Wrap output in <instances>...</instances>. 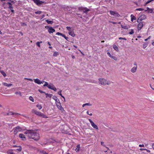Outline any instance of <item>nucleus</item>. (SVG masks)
<instances>
[{
    "mask_svg": "<svg viewBox=\"0 0 154 154\" xmlns=\"http://www.w3.org/2000/svg\"><path fill=\"white\" fill-rule=\"evenodd\" d=\"M24 133L29 138L35 140H38L39 139V134L37 130H26Z\"/></svg>",
    "mask_w": 154,
    "mask_h": 154,
    "instance_id": "f257e3e1",
    "label": "nucleus"
},
{
    "mask_svg": "<svg viewBox=\"0 0 154 154\" xmlns=\"http://www.w3.org/2000/svg\"><path fill=\"white\" fill-rule=\"evenodd\" d=\"M99 83L102 85H109L110 84V82L103 78H100L99 79Z\"/></svg>",
    "mask_w": 154,
    "mask_h": 154,
    "instance_id": "f03ea898",
    "label": "nucleus"
},
{
    "mask_svg": "<svg viewBox=\"0 0 154 154\" xmlns=\"http://www.w3.org/2000/svg\"><path fill=\"white\" fill-rule=\"evenodd\" d=\"M66 28L68 31V34L69 35H71L72 37H74L75 36V35L74 33V29L73 28L67 26Z\"/></svg>",
    "mask_w": 154,
    "mask_h": 154,
    "instance_id": "7ed1b4c3",
    "label": "nucleus"
},
{
    "mask_svg": "<svg viewBox=\"0 0 154 154\" xmlns=\"http://www.w3.org/2000/svg\"><path fill=\"white\" fill-rule=\"evenodd\" d=\"M32 112L33 113H34L35 115L39 116L42 117L43 118H48V117H47L45 115H44L43 113L37 111L35 109H33L32 110Z\"/></svg>",
    "mask_w": 154,
    "mask_h": 154,
    "instance_id": "20e7f679",
    "label": "nucleus"
},
{
    "mask_svg": "<svg viewBox=\"0 0 154 154\" xmlns=\"http://www.w3.org/2000/svg\"><path fill=\"white\" fill-rule=\"evenodd\" d=\"M13 130H14V134L15 135H16L18 132L21 131L22 130V129L21 127L18 126L14 128L13 129Z\"/></svg>",
    "mask_w": 154,
    "mask_h": 154,
    "instance_id": "39448f33",
    "label": "nucleus"
},
{
    "mask_svg": "<svg viewBox=\"0 0 154 154\" xmlns=\"http://www.w3.org/2000/svg\"><path fill=\"white\" fill-rule=\"evenodd\" d=\"M79 10L80 11H83L84 13L86 14L88 11H90V10L86 7H84L82 6L80 7L79 8Z\"/></svg>",
    "mask_w": 154,
    "mask_h": 154,
    "instance_id": "423d86ee",
    "label": "nucleus"
},
{
    "mask_svg": "<svg viewBox=\"0 0 154 154\" xmlns=\"http://www.w3.org/2000/svg\"><path fill=\"white\" fill-rule=\"evenodd\" d=\"M56 104L57 107L61 111L64 110L63 108L61 106L59 100H58V101L56 102Z\"/></svg>",
    "mask_w": 154,
    "mask_h": 154,
    "instance_id": "0eeeda50",
    "label": "nucleus"
},
{
    "mask_svg": "<svg viewBox=\"0 0 154 154\" xmlns=\"http://www.w3.org/2000/svg\"><path fill=\"white\" fill-rule=\"evenodd\" d=\"M109 13L111 15H113L115 17H119L120 16L119 14L116 12L110 11Z\"/></svg>",
    "mask_w": 154,
    "mask_h": 154,
    "instance_id": "6e6552de",
    "label": "nucleus"
},
{
    "mask_svg": "<svg viewBox=\"0 0 154 154\" xmlns=\"http://www.w3.org/2000/svg\"><path fill=\"white\" fill-rule=\"evenodd\" d=\"M38 6H40L44 3V2L40 0H32Z\"/></svg>",
    "mask_w": 154,
    "mask_h": 154,
    "instance_id": "1a4fd4ad",
    "label": "nucleus"
},
{
    "mask_svg": "<svg viewBox=\"0 0 154 154\" xmlns=\"http://www.w3.org/2000/svg\"><path fill=\"white\" fill-rule=\"evenodd\" d=\"M143 23L142 22H139L137 25V29L138 31H140L143 27Z\"/></svg>",
    "mask_w": 154,
    "mask_h": 154,
    "instance_id": "9d476101",
    "label": "nucleus"
},
{
    "mask_svg": "<svg viewBox=\"0 0 154 154\" xmlns=\"http://www.w3.org/2000/svg\"><path fill=\"white\" fill-rule=\"evenodd\" d=\"M88 120L89 122H90L91 126L93 127V128L97 129H98L97 126L96 124H95L91 119H89Z\"/></svg>",
    "mask_w": 154,
    "mask_h": 154,
    "instance_id": "9b49d317",
    "label": "nucleus"
},
{
    "mask_svg": "<svg viewBox=\"0 0 154 154\" xmlns=\"http://www.w3.org/2000/svg\"><path fill=\"white\" fill-rule=\"evenodd\" d=\"M146 18V16L145 15H143L140 16L138 18V20L137 21V22L139 23V21H141L145 19Z\"/></svg>",
    "mask_w": 154,
    "mask_h": 154,
    "instance_id": "f8f14e48",
    "label": "nucleus"
},
{
    "mask_svg": "<svg viewBox=\"0 0 154 154\" xmlns=\"http://www.w3.org/2000/svg\"><path fill=\"white\" fill-rule=\"evenodd\" d=\"M19 137L22 140H26L25 135L23 134H19Z\"/></svg>",
    "mask_w": 154,
    "mask_h": 154,
    "instance_id": "ddd939ff",
    "label": "nucleus"
},
{
    "mask_svg": "<svg viewBox=\"0 0 154 154\" xmlns=\"http://www.w3.org/2000/svg\"><path fill=\"white\" fill-rule=\"evenodd\" d=\"M48 32L50 34L53 33V32H55V30L52 27H51L49 28V29H48Z\"/></svg>",
    "mask_w": 154,
    "mask_h": 154,
    "instance_id": "4468645a",
    "label": "nucleus"
},
{
    "mask_svg": "<svg viewBox=\"0 0 154 154\" xmlns=\"http://www.w3.org/2000/svg\"><path fill=\"white\" fill-rule=\"evenodd\" d=\"M137 66H134L132 68L131 70V72L133 73L137 71Z\"/></svg>",
    "mask_w": 154,
    "mask_h": 154,
    "instance_id": "2eb2a0df",
    "label": "nucleus"
},
{
    "mask_svg": "<svg viewBox=\"0 0 154 154\" xmlns=\"http://www.w3.org/2000/svg\"><path fill=\"white\" fill-rule=\"evenodd\" d=\"M8 115H14V116H17L18 115H20L18 113L12 112H10L8 113Z\"/></svg>",
    "mask_w": 154,
    "mask_h": 154,
    "instance_id": "dca6fc26",
    "label": "nucleus"
},
{
    "mask_svg": "<svg viewBox=\"0 0 154 154\" xmlns=\"http://www.w3.org/2000/svg\"><path fill=\"white\" fill-rule=\"evenodd\" d=\"M34 82L39 85L41 84L40 81L38 79H36L34 80Z\"/></svg>",
    "mask_w": 154,
    "mask_h": 154,
    "instance_id": "f3484780",
    "label": "nucleus"
},
{
    "mask_svg": "<svg viewBox=\"0 0 154 154\" xmlns=\"http://www.w3.org/2000/svg\"><path fill=\"white\" fill-rule=\"evenodd\" d=\"M113 48H114V49L116 51H118L119 50V48H118V47H117V46L115 45H113Z\"/></svg>",
    "mask_w": 154,
    "mask_h": 154,
    "instance_id": "a211bd4d",
    "label": "nucleus"
},
{
    "mask_svg": "<svg viewBox=\"0 0 154 154\" xmlns=\"http://www.w3.org/2000/svg\"><path fill=\"white\" fill-rule=\"evenodd\" d=\"M131 21L132 22L134 20H136V17L133 14H131Z\"/></svg>",
    "mask_w": 154,
    "mask_h": 154,
    "instance_id": "6ab92c4d",
    "label": "nucleus"
},
{
    "mask_svg": "<svg viewBox=\"0 0 154 154\" xmlns=\"http://www.w3.org/2000/svg\"><path fill=\"white\" fill-rule=\"evenodd\" d=\"M3 84V85L5 86H7V87H9L12 85L11 84H8L6 83H5V82H4Z\"/></svg>",
    "mask_w": 154,
    "mask_h": 154,
    "instance_id": "aec40b11",
    "label": "nucleus"
},
{
    "mask_svg": "<svg viewBox=\"0 0 154 154\" xmlns=\"http://www.w3.org/2000/svg\"><path fill=\"white\" fill-rule=\"evenodd\" d=\"M7 153L8 154H15L13 152V150L12 149L9 150L7 151Z\"/></svg>",
    "mask_w": 154,
    "mask_h": 154,
    "instance_id": "412c9836",
    "label": "nucleus"
},
{
    "mask_svg": "<svg viewBox=\"0 0 154 154\" xmlns=\"http://www.w3.org/2000/svg\"><path fill=\"white\" fill-rule=\"evenodd\" d=\"M62 91V90L58 92V94L60 95V96H61V97H62L63 98H64V100L65 101V98L61 94Z\"/></svg>",
    "mask_w": 154,
    "mask_h": 154,
    "instance_id": "4be33fe9",
    "label": "nucleus"
},
{
    "mask_svg": "<svg viewBox=\"0 0 154 154\" xmlns=\"http://www.w3.org/2000/svg\"><path fill=\"white\" fill-rule=\"evenodd\" d=\"M0 72H1V73L2 74V75L4 77H5L7 76V75L6 74V73L3 71L2 70H0Z\"/></svg>",
    "mask_w": 154,
    "mask_h": 154,
    "instance_id": "5701e85b",
    "label": "nucleus"
},
{
    "mask_svg": "<svg viewBox=\"0 0 154 154\" xmlns=\"http://www.w3.org/2000/svg\"><path fill=\"white\" fill-rule=\"evenodd\" d=\"M7 4L9 5V9H11L13 8V7L12 6V5L11 4V3L8 2L7 3Z\"/></svg>",
    "mask_w": 154,
    "mask_h": 154,
    "instance_id": "b1692460",
    "label": "nucleus"
},
{
    "mask_svg": "<svg viewBox=\"0 0 154 154\" xmlns=\"http://www.w3.org/2000/svg\"><path fill=\"white\" fill-rule=\"evenodd\" d=\"M36 107L38 108V109L39 110L41 109L42 108V106L40 104H38L36 105Z\"/></svg>",
    "mask_w": 154,
    "mask_h": 154,
    "instance_id": "393cba45",
    "label": "nucleus"
},
{
    "mask_svg": "<svg viewBox=\"0 0 154 154\" xmlns=\"http://www.w3.org/2000/svg\"><path fill=\"white\" fill-rule=\"evenodd\" d=\"M121 27L122 28L124 29H128L129 28V27H128L127 26L122 25H121Z\"/></svg>",
    "mask_w": 154,
    "mask_h": 154,
    "instance_id": "a878e982",
    "label": "nucleus"
},
{
    "mask_svg": "<svg viewBox=\"0 0 154 154\" xmlns=\"http://www.w3.org/2000/svg\"><path fill=\"white\" fill-rule=\"evenodd\" d=\"M52 98L56 102L58 101V98H57V97L55 96H54L52 97Z\"/></svg>",
    "mask_w": 154,
    "mask_h": 154,
    "instance_id": "bb28decb",
    "label": "nucleus"
},
{
    "mask_svg": "<svg viewBox=\"0 0 154 154\" xmlns=\"http://www.w3.org/2000/svg\"><path fill=\"white\" fill-rule=\"evenodd\" d=\"M59 54V53L57 51H55L53 54V56H57Z\"/></svg>",
    "mask_w": 154,
    "mask_h": 154,
    "instance_id": "cd10ccee",
    "label": "nucleus"
},
{
    "mask_svg": "<svg viewBox=\"0 0 154 154\" xmlns=\"http://www.w3.org/2000/svg\"><path fill=\"white\" fill-rule=\"evenodd\" d=\"M46 21L48 24H52V23H53V21L51 20H46Z\"/></svg>",
    "mask_w": 154,
    "mask_h": 154,
    "instance_id": "c85d7f7f",
    "label": "nucleus"
},
{
    "mask_svg": "<svg viewBox=\"0 0 154 154\" xmlns=\"http://www.w3.org/2000/svg\"><path fill=\"white\" fill-rule=\"evenodd\" d=\"M15 94L17 95H19L20 96H22V95L20 91H16L15 92Z\"/></svg>",
    "mask_w": 154,
    "mask_h": 154,
    "instance_id": "c756f323",
    "label": "nucleus"
},
{
    "mask_svg": "<svg viewBox=\"0 0 154 154\" xmlns=\"http://www.w3.org/2000/svg\"><path fill=\"white\" fill-rule=\"evenodd\" d=\"M129 31H130L129 32V34L132 35L134 33V30L133 29H131L129 30Z\"/></svg>",
    "mask_w": 154,
    "mask_h": 154,
    "instance_id": "7c9ffc66",
    "label": "nucleus"
},
{
    "mask_svg": "<svg viewBox=\"0 0 154 154\" xmlns=\"http://www.w3.org/2000/svg\"><path fill=\"white\" fill-rule=\"evenodd\" d=\"M53 85L52 84L51 85H48L47 87L49 89H51L52 88H53Z\"/></svg>",
    "mask_w": 154,
    "mask_h": 154,
    "instance_id": "2f4dec72",
    "label": "nucleus"
},
{
    "mask_svg": "<svg viewBox=\"0 0 154 154\" xmlns=\"http://www.w3.org/2000/svg\"><path fill=\"white\" fill-rule=\"evenodd\" d=\"M45 94L46 95V97H49L50 98H51L52 96V95L50 94H48L47 93H45Z\"/></svg>",
    "mask_w": 154,
    "mask_h": 154,
    "instance_id": "473e14b6",
    "label": "nucleus"
},
{
    "mask_svg": "<svg viewBox=\"0 0 154 154\" xmlns=\"http://www.w3.org/2000/svg\"><path fill=\"white\" fill-rule=\"evenodd\" d=\"M29 99L32 102H34V99L32 96H29Z\"/></svg>",
    "mask_w": 154,
    "mask_h": 154,
    "instance_id": "72a5a7b5",
    "label": "nucleus"
},
{
    "mask_svg": "<svg viewBox=\"0 0 154 154\" xmlns=\"http://www.w3.org/2000/svg\"><path fill=\"white\" fill-rule=\"evenodd\" d=\"M18 147H19V148L16 149V150L18 151H19L20 152L21 151L22 148H21V146H19Z\"/></svg>",
    "mask_w": 154,
    "mask_h": 154,
    "instance_id": "f704fd0d",
    "label": "nucleus"
},
{
    "mask_svg": "<svg viewBox=\"0 0 154 154\" xmlns=\"http://www.w3.org/2000/svg\"><path fill=\"white\" fill-rule=\"evenodd\" d=\"M111 58H112L116 61H117L118 60L117 57L114 56H112Z\"/></svg>",
    "mask_w": 154,
    "mask_h": 154,
    "instance_id": "c9c22d12",
    "label": "nucleus"
},
{
    "mask_svg": "<svg viewBox=\"0 0 154 154\" xmlns=\"http://www.w3.org/2000/svg\"><path fill=\"white\" fill-rule=\"evenodd\" d=\"M91 105L90 104V103H87L85 104H84L82 105V107H84L85 106H90Z\"/></svg>",
    "mask_w": 154,
    "mask_h": 154,
    "instance_id": "e433bc0d",
    "label": "nucleus"
},
{
    "mask_svg": "<svg viewBox=\"0 0 154 154\" xmlns=\"http://www.w3.org/2000/svg\"><path fill=\"white\" fill-rule=\"evenodd\" d=\"M42 12L41 11H38L35 12V13L36 14H40L42 13Z\"/></svg>",
    "mask_w": 154,
    "mask_h": 154,
    "instance_id": "4c0bfd02",
    "label": "nucleus"
},
{
    "mask_svg": "<svg viewBox=\"0 0 154 154\" xmlns=\"http://www.w3.org/2000/svg\"><path fill=\"white\" fill-rule=\"evenodd\" d=\"M62 36L66 40H68V37L65 36V35H64L63 34Z\"/></svg>",
    "mask_w": 154,
    "mask_h": 154,
    "instance_id": "58836bf2",
    "label": "nucleus"
},
{
    "mask_svg": "<svg viewBox=\"0 0 154 154\" xmlns=\"http://www.w3.org/2000/svg\"><path fill=\"white\" fill-rule=\"evenodd\" d=\"M147 44H146V43H145L144 44H143V47L144 48H145L147 46Z\"/></svg>",
    "mask_w": 154,
    "mask_h": 154,
    "instance_id": "ea45409f",
    "label": "nucleus"
},
{
    "mask_svg": "<svg viewBox=\"0 0 154 154\" xmlns=\"http://www.w3.org/2000/svg\"><path fill=\"white\" fill-rule=\"evenodd\" d=\"M52 90H53L54 91H57V89L54 86L51 89Z\"/></svg>",
    "mask_w": 154,
    "mask_h": 154,
    "instance_id": "a19ab883",
    "label": "nucleus"
},
{
    "mask_svg": "<svg viewBox=\"0 0 154 154\" xmlns=\"http://www.w3.org/2000/svg\"><path fill=\"white\" fill-rule=\"evenodd\" d=\"M154 0H148L147 2L146 3V4H147L150 2H151L152 1H153Z\"/></svg>",
    "mask_w": 154,
    "mask_h": 154,
    "instance_id": "79ce46f5",
    "label": "nucleus"
},
{
    "mask_svg": "<svg viewBox=\"0 0 154 154\" xmlns=\"http://www.w3.org/2000/svg\"><path fill=\"white\" fill-rule=\"evenodd\" d=\"M48 84L47 82H45V84H44V85H43V86H44V87L47 86L48 87Z\"/></svg>",
    "mask_w": 154,
    "mask_h": 154,
    "instance_id": "37998d69",
    "label": "nucleus"
},
{
    "mask_svg": "<svg viewBox=\"0 0 154 154\" xmlns=\"http://www.w3.org/2000/svg\"><path fill=\"white\" fill-rule=\"evenodd\" d=\"M143 10V9L141 8H137L136 9V11H142Z\"/></svg>",
    "mask_w": 154,
    "mask_h": 154,
    "instance_id": "c03bdc74",
    "label": "nucleus"
},
{
    "mask_svg": "<svg viewBox=\"0 0 154 154\" xmlns=\"http://www.w3.org/2000/svg\"><path fill=\"white\" fill-rule=\"evenodd\" d=\"M63 34L61 33H60L59 32H57L56 33V35H60L61 36H62V35H63Z\"/></svg>",
    "mask_w": 154,
    "mask_h": 154,
    "instance_id": "a18cd8bd",
    "label": "nucleus"
},
{
    "mask_svg": "<svg viewBox=\"0 0 154 154\" xmlns=\"http://www.w3.org/2000/svg\"><path fill=\"white\" fill-rule=\"evenodd\" d=\"M119 40H121V39H123V40H126V39L125 38H122V37H119Z\"/></svg>",
    "mask_w": 154,
    "mask_h": 154,
    "instance_id": "49530a36",
    "label": "nucleus"
},
{
    "mask_svg": "<svg viewBox=\"0 0 154 154\" xmlns=\"http://www.w3.org/2000/svg\"><path fill=\"white\" fill-rule=\"evenodd\" d=\"M37 46H38L39 47H40V44L39 43V42H37L36 44Z\"/></svg>",
    "mask_w": 154,
    "mask_h": 154,
    "instance_id": "de8ad7c7",
    "label": "nucleus"
},
{
    "mask_svg": "<svg viewBox=\"0 0 154 154\" xmlns=\"http://www.w3.org/2000/svg\"><path fill=\"white\" fill-rule=\"evenodd\" d=\"M87 113L88 115H89L90 116H91L92 115V114L91 113H89V112L88 111H87Z\"/></svg>",
    "mask_w": 154,
    "mask_h": 154,
    "instance_id": "09e8293b",
    "label": "nucleus"
},
{
    "mask_svg": "<svg viewBox=\"0 0 154 154\" xmlns=\"http://www.w3.org/2000/svg\"><path fill=\"white\" fill-rule=\"evenodd\" d=\"M107 54L110 57H111L112 56L111 55V54L109 52H107Z\"/></svg>",
    "mask_w": 154,
    "mask_h": 154,
    "instance_id": "8fccbe9b",
    "label": "nucleus"
},
{
    "mask_svg": "<svg viewBox=\"0 0 154 154\" xmlns=\"http://www.w3.org/2000/svg\"><path fill=\"white\" fill-rule=\"evenodd\" d=\"M77 148L79 149L80 148V145L79 144H78L77 145Z\"/></svg>",
    "mask_w": 154,
    "mask_h": 154,
    "instance_id": "3c124183",
    "label": "nucleus"
},
{
    "mask_svg": "<svg viewBox=\"0 0 154 154\" xmlns=\"http://www.w3.org/2000/svg\"><path fill=\"white\" fill-rule=\"evenodd\" d=\"M38 91L41 93H45V92H44L43 91H42L41 90H40V89H39L38 90Z\"/></svg>",
    "mask_w": 154,
    "mask_h": 154,
    "instance_id": "603ef678",
    "label": "nucleus"
},
{
    "mask_svg": "<svg viewBox=\"0 0 154 154\" xmlns=\"http://www.w3.org/2000/svg\"><path fill=\"white\" fill-rule=\"evenodd\" d=\"M139 146L140 147H144V145L143 144H140L139 145Z\"/></svg>",
    "mask_w": 154,
    "mask_h": 154,
    "instance_id": "864d4df0",
    "label": "nucleus"
},
{
    "mask_svg": "<svg viewBox=\"0 0 154 154\" xmlns=\"http://www.w3.org/2000/svg\"><path fill=\"white\" fill-rule=\"evenodd\" d=\"M10 10H11V12L12 13H14V10L13 9V8L11 9Z\"/></svg>",
    "mask_w": 154,
    "mask_h": 154,
    "instance_id": "5fc2aeb1",
    "label": "nucleus"
},
{
    "mask_svg": "<svg viewBox=\"0 0 154 154\" xmlns=\"http://www.w3.org/2000/svg\"><path fill=\"white\" fill-rule=\"evenodd\" d=\"M22 26H27V25L26 23H23V24H22Z\"/></svg>",
    "mask_w": 154,
    "mask_h": 154,
    "instance_id": "6e6d98bb",
    "label": "nucleus"
},
{
    "mask_svg": "<svg viewBox=\"0 0 154 154\" xmlns=\"http://www.w3.org/2000/svg\"><path fill=\"white\" fill-rule=\"evenodd\" d=\"M79 149H78V148H76L75 149V150L76 151V152H78L79 151Z\"/></svg>",
    "mask_w": 154,
    "mask_h": 154,
    "instance_id": "4d7b16f0",
    "label": "nucleus"
},
{
    "mask_svg": "<svg viewBox=\"0 0 154 154\" xmlns=\"http://www.w3.org/2000/svg\"><path fill=\"white\" fill-rule=\"evenodd\" d=\"M152 147L153 149L154 150V143H153L152 145Z\"/></svg>",
    "mask_w": 154,
    "mask_h": 154,
    "instance_id": "13d9d810",
    "label": "nucleus"
},
{
    "mask_svg": "<svg viewBox=\"0 0 154 154\" xmlns=\"http://www.w3.org/2000/svg\"><path fill=\"white\" fill-rule=\"evenodd\" d=\"M28 80H29V81H32V80L31 79H29L28 78Z\"/></svg>",
    "mask_w": 154,
    "mask_h": 154,
    "instance_id": "bf43d9fd",
    "label": "nucleus"
},
{
    "mask_svg": "<svg viewBox=\"0 0 154 154\" xmlns=\"http://www.w3.org/2000/svg\"><path fill=\"white\" fill-rule=\"evenodd\" d=\"M134 65L135 66H137V63H136V62H135L134 63Z\"/></svg>",
    "mask_w": 154,
    "mask_h": 154,
    "instance_id": "052dcab7",
    "label": "nucleus"
},
{
    "mask_svg": "<svg viewBox=\"0 0 154 154\" xmlns=\"http://www.w3.org/2000/svg\"><path fill=\"white\" fill-rule=\"evenodd\" d=\"M44 82V81H40V83H41V84H43L44 82Z\"/></svg>",
    "mask_w": 154,
    "mask_h": 154,
    "instance_id": "680f3d73",
    "label": "nucleus"
},
{
    "mask_svg": "<svg viewBox=\"0 0 154 154\" xmlns=\"http://www.w3.org/2000/svg\"><path fill=\"white\" fill-rule=\"evenodd\" d=\"M43 153L44 154H46L47 153H48L46 152H45V151H43Z\"/></svg>",
    "mask_w": 154,
    "mask_h": 154,
    "instance_id": "e2e57ef3",
    "label": "nucleus"
},
{
    "mask_svg": "<svg viewBox=\"0 0 154 154\" xmlns=\"http://www.w3.org/2000/svg\"><path fill=\"white\" fill-rule=\"evenodd\" d=\"M151 36H150L148 38H148V39H150L151 38Z\"/></svg>",
    "mask_w": 154,
    "mask_h": 154,
    "instance_id": "0e129e2a",
    "label": "nucleus"
},
{
    "mask_svg": "<svg viewBox=\"0 0 154 154\" xmlns=\"http://www.w3.org/2000/svg\"><path fill=\"white\" fill-rule=\"evenodd\" d=\"M150 87H151V88L152 89H153V90H154V88H152V87L151 85H150Z\"/></svg>",
    "mask_w": 154,
    "mask_h": 154,
    "instance_id": "69168bd1",
    "label": "nucleus"
},
{
    "mask_svg": "<svg viewBox=\"0 0 154 154\" xmlns=\"http://www.w3.org/2000/svg\"><path fill=\"white\" fill-rule=\"evenodd\" d=\"M150 87H151V88L152 89H153V90H154V88H152V87L151 85H150Z\"/></svg>",
    "mask_w": 154,
    "mask_h": 154,
    "instance_id": "338daca9",
    "label": "nucleus"
},
{
    "mask_svg": "<svg viewBox=\"0 0 154 154\" xmlns=\"http://www.w3.org/2000/svg\"><path fill=\"white\" fill-rule=\"evenodd\" d=\"M152 45L154 46V42H153L152 43Z\"/></svg>",
    "mask_w": 154,
    "mask_h": 154,
    "instance_id": "774afa93",
    "label": "nucleus"
}]
</instances>
